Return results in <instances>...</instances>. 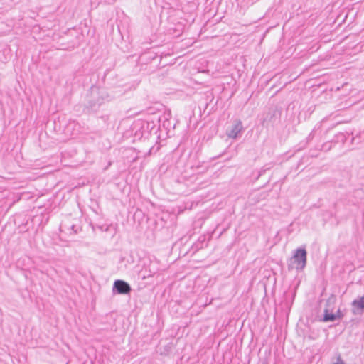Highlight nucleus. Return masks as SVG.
Returning a JSON list of instances; mask_svg holds the SVG:
<instances>
[{
    "instance_id": "1",
    "label": "nucleus",
    "mask_w": 364,
    "mask_h": 364,
    "mask_svg": "<svg viewBox=\"0 0 364 364\" xmlns=\"http://www.w3.org/2000/svg\"><path fill=\"white\" fill-rule=\"evenodd\" d=\"M112 96L103 87L92 85L87 91L83 101V110L91 114L104 109L107 103L112 100Z\"/></svg>"
},
{
    "instance_id": "2",
    "label": "nucleus",
    "mask_w": 364,
    "mask_h": 364,
    "mask_svg": "<svg viewBox=\"0 0 364 364\" xmlns=\"http://www.w3.org/2000/svg\"><path fill=\"white\" fill-rule=\"evenodd\" d=\"M159 131H161L160 125L154 122V119L151 120H142L139 119L134 122L132 126V132L134 134L135 139H149L152 136H154V139H159L161 134H159Z\"/></svg>"
},
{
    "instance_id": "3",
    "label": "nucleus",
    "mask_w": 364,
    "mask_h": 364,
    "mask_svg": "<svg viewBox=\"0 0 364 364\" xmlns=\"http://www.w3.org/2000/svg\"><path fill=\"white\" fill-rule=\"evenodd\" d=\"M162 57L152 50L141 53L138 59V66L140 71L151 74L156 71L160 67Z\"/></svg>"
},
{
    "instance_id": "4",
    "label": "nucleus",
    "mask_w": 364,
    "mask_h": 364,
    "mask_svg": "<svg viewBox=\"0 0 364 364\" xmlns=\"http://www.w3.org/2000/svg\"><path fill=\"white\" fill-rule=\"evenodd\" d=\"M307 263V251L305 247L296 249L287 263L288 270L295 269L297 272L304 270Z\"/></svg>"
},
{
    "instance_id": "5",
    "label": "nucleus",
    "mask_w": 364,
    "mask_h": 364,
    "mask_svg": "<svg viewBox=\"0 0 364 364\" xmlns=\"http://www.w3.org/2000/svg\"><path fill=\"white\" fill-rule=\"evenodd\" d=\"M114 295H129L132 291L131 285L123 279H116L112 286Z\"/></svg>"
},
{
    "instance_id": "6",
    "label": "nucleus",
    "mask_w": 364,
    "mask_h": 364,
    "mask_svg": "<svg viewBox=\"0 0 364 364\" xmlns=\"http://www.w3.org/2000/svg\"><path fill=\"white\" fill-rule=\"evenodd\" d=\"M244 132V127L240 119H235L232 124L228 127L226 134L229 138L236 139L241 136Z\"/></svg>"
},
{
    "instance_id": "7",
    "label": "nucleus",
    "mask_w": 364,
    "mask_h": 364,
    "mask_svg": "<svg viewBox=\"0 0 364 364\" xmlns=\"http://www.w3.org/2000/svg\"><path fill=\"white\" fill-rule=\"evenodd\" d=\"M171 118V113L168 112H164L162 115L158 116L155 118L156 120L157 125H160L161 127V131H159V132H161L162 128L168 133L170 131V128L171 127V123L170 122Z\"/></svg>"
},
{
    "instance_id": "8",
    "label": "nucleus",
    "mask_w": 364,
    "mask_h": 364,
    "mask_svg": "<svg viewBox=\"0 0 364 364\" xmlns=\"http://www.w3.org/2000/svg\"><path fill=\"white\" fill-rule=\"evenodd\" d=\"M351 305L353 306L352 313L353 315H362L364 313V295L354 299Z\"/></svg>"
},
{
    "instance_id": "9",
    "label": "nucleus",
    "mask_w": 364,
    "mask_h": 364,
    "mask_svg": "<svg viewBox=\"0 0 364 364\" xmlns=\"http://www.w3.org/2000/svg\"><path fill=\"white\" fill-rule=\"evenodd\" d=\"M277 121L276 111L269 110L264 117L262 122L263 127H268L269 125H273Z\"/></svg>"
},
{
    "instance_id": "10",
    "label": "nucleus",
    "mask_w": 364,
    "mask_h": 364,
    "mask_svg": "<svg viewBox=\"0 0 364 364\" xmlns=\"http://www.w3.org/2000/svg\"><path fill=\"white\" fill-rule=\"evenodd\" d=\"M322 321L323 322H334L336 321V316L334 313H331L328 309H326L323 312Z\"/></svg>"
},
{
    "instance_id": "11",
    "label": "nucleus",
    "mask_w": 364,
    "mask_h": 364,
    "mask_svg": "<svg viewBox=\"0 0 364 364\" xmlns=\"http://www.w3.org/2000/svg\"><path fill=\"white\" fill-rule=\"evenodd\" d=\"M205 240L206 237L205 235L200 236L198 239V241L194 244L196 250H198L203 248Z\"/></svg>"
},
{
    "instance_id": "12",
    "label": "nucleus",
    "mask_w": 364,
    "mask_h": 364,
    "mask_svg": "<svg viewBox=\"0 0 364 364\" xmlns=\"http://www.w3.org/2000/svg\"><path fill=\"white\" fill-rule=\"evenodd\" d=\"M331 147H332V141H328V142L323 143L321 146L318 145V148H316V150L328 151L331 149Z\"/></svg>"
},
{
    "instance_id": "13",
    "label": "nucleus",
    "mask_w": 364,
    "mask_h": 364,
    "mask_svg": "<svg viewBox=\"0 0 364 364\" xmlns=\"http://www.w3.org/2000/svg\"><path fill=\"white\" fill-rule=\"evenodd\" d=\"M309 142L306 141V140H303L301 141H300L299 143V144L296 146L297 148L295 150L296 152H298V151H300L303 149H304L305 148L307 147V146L309 145Z\"/></svg>"
},
{
    "instance_id": "14",
    "label": "nucleus",
    "mask_w": 364,
    "mask_h": 364,
    "mask_svg": "<svg viewBox=\"0 0 364 364\" xmlns=\"http://www.w3.org/2000/svg\"><path fill=\"white\" fill-rule=\"evenodd\" d=\"M141 273H142V279H145L146 278L154 276L156 272L155 271L152 272L150 269L148 272L147 269H145L144 270L142 271Z\"/></svg>"
},
{
    "instance_id": "15",
    "label": "nucleus",
    "mask_w": 364,
    "mask_h": 364,
    "mask_svg": "<svg viewBox=\"0 0 364 364\" xmlns=\"http://www.w3.org/2000/svg\"><path fill=\"white\" fill-rule=\"evenodd\" d=\"M346 136L343 133H339L338 134H337L336 136V139H334L333 141L335 142H338V141H341V142H344L346 141Z\"/></svg>"
},
{
    "instance_id": "16",
    "label": "nucleus",
    "mask_w": 364,
    "mask_h": 364,
    "mask_svg": "<svg viewBox=\"0 0 364 364\" xmlns=\"http://www.w3.org/2000/svg\"><path fill=\"white\" fill-rule=\"evenodd\" d=\"M70 229L73 231V234L76 235L82 230V228L76 225H72Z\"/></svg>"
},
{
    "instance_id": "17",
    "label": "nucleus",
    "mask_w": 364,
    "mask_h": 364,
    "mask_svg": "<svg viewBox=\"0 0 364 364\" xmlns=\"http://www.w3.org/2000/svg\"><path fill=\"white\" fill-rule=\"evenodd\" d=\"M109 118V117L108 114H102L100 117H99V119L102 120L105 125H106L107 124Z\"/></svg>"
},
{
    "instance_id": "18",
    "label": "nucleus",
    "mask_w": 364,
    "mask_h": 364,
    "mask_svg": "<svg viewBox=\"0 0 364 364\" xmlns=\"http://www.w3.org/2000/svg\"><path fill=\"white\" fill-rule=\"evenodd\" d=\"M316 148H318V145L315 146V148L313 149H311L310 151H309V154L311 157H316L318 156V153L317 151L318 150H316Z\"/></svg>"
},
{
    "instance_id": "19",
    "label": "nucleus",
    "mask_w": 364,
    "mask_h": 364,
    "mask_svg": "<svg viewBox=\"0 0 364 364\" xmlns=\"http://www.w3.org/2000/svg\"><path fill=\"white\" fill-rule=\"evenodd\" d=\"M314 132H315V130L313 129L310 133L307 136V137L306 138L305 140H306L307 142H310L311 141L313 140L314 137Z\"/></svg>"
},
{
    "instance_id": "20",
    "label": "nucleus",
    "mask_w": 364,
    "mask_h": 364,
    "mask_svg": "<svg viewBox=\"0 0 364 364\" xmlns=\"http://www.w3.org/2000/svg\"><path fill=\"white\" fill-rule=\"evenodd\" d=\"M336 316V321L338 319H341L343 317V314L341 312L340 309H338L337 311L334 314Z\"/></svg>"
},
{
    "instance_id": "21",
    "label": "nucleus",
    "mask_w": 364,
    "mask_h": 364,
    "mask_svg": "<svg viewBox=\"0 0 364 364\" xmlns=\"http://www.w3.org/2000/svg\"><path fill=\"white\" fill-rule=\"evenodd\" d=\"M333 364H344V362L342 360L341 355H338L337 359H336V361L334 362Z\"/></svg>"
},
{
    "instance_id": "22",
    "label": "nucleus",
    "mask_w": 364,
    "mask_h": 364,
    "mask_svg": "<svg viewBox=\"0 0 364 364\" xmlns=\"http://www.w3.org/2000/svg\"><path fill=\"white\" fill-rule=\"evenodd\" d=\"M109 72V70H107L106 72L105 73V75H104V77H103V81L105 82V80H106V77L108 74V73Z\"/></svg>"
},
{
    "instance_id": "23",
    "label": "nucleus",
    "mask_w": 364,
    "mask_h": 364,
    "mask_svg": "<svg viewBox=\"0 0 364 364\" xmlns=\"http://www.w3.org/2000/svg\"><path fill=\"white\" fill-rule=\"evenodd\" d=\"M264 172V170L260 171L259 176H260Z\"/></svg>"
},
{
    "instance_id": "24",
    "label": "nucleus",
    "mask_w": 364,
    "mask_h": 364,
    "mask_svg": "<svg viewBox=\"0 0 364 364\" xmlns=\"http://www.w3.org/2000/svg\"><path fill=\"white\" fill-rule=\"evenodd\" d=\"M168 63H164V65H161V67H164L167 65Z\"/></svg>"
}]
</instances>
